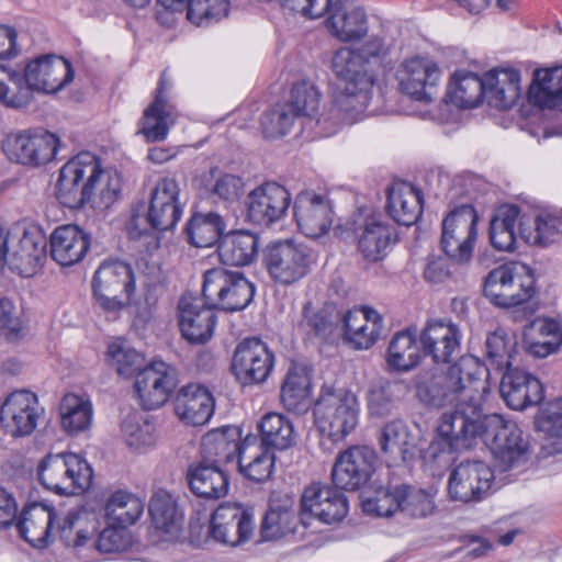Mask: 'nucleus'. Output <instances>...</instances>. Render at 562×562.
Masks as SVG:
<instances>
[{
    "label": "nucleus",
    "mask_w": 562,
    "mask_h": 562,
    "mask_svg": "<svg viewBox=\"0 0 562 562\" xmlns=\"http://www.w3.org/2000/svg\"><path fill=\"white\" fill-rule=\"evenodd\" d=\"M488 369L479 358H459L447 370L416 378V396L431 407H482L488 393Z\"/></svg>",
    "instance_id": "f257e3e1"
},
{
    "label": "nucleus",
    "mask_w": 562,
    "mask_h": 562,
    "mask_svg": "<svg viewBox=\"0 0 562 562\" xmlns=\"http://www.w3.org/2000/svg\"><path fill=\"white\" fill-rule=\"evenodd\" d=\"M120 180L106 173L98 157L82 151L68 160L60 169L56 183V196L70 209L91 204L93 209L110 207L117 199Z\"/></svg>",
    "instance_id": "f03ea898"
},
{
    "label": "nucleus",
    "mask_w": 562,
    "mask_h": 562,
    "mask_svg": "<svg viewBox=\"0 0 562 562\" xmlns=\"http://www.w3.org/2000/svg\"><path fill=\"white\" fill-rule=\"evenodd\" d=\"M450 413L442 414L437 428L438 437L425 451V460L439 465L451 461L453 451L472 448L477 439H482L485 416L482 407H453Z\"/></svg>",
    "instance_id": "7ed1b4c3"
},
{
    "label": "nucleus",
    "mask_w": 562,
    "mask_h": 562,
    "mask_svg": "<svg viewBox=\"0 0 562 562\" xmlns=\"http://www.w3.org/2000/svg\"><path fill=\"white\" fill-rule=\"evenodd\" d=\"M331 68L339 81L335 106L345 112L364 111L371 100L375 74L363 64L361 54L342 47L334 54Z\"/></svg>",
    "instance_id": "20e7f679"
},
{
    "label": "nucleus",
    "mask_w": 562,
    "mask_h": 562,
    "mask_svg": "<svg viewBox=\"0 0 562 562\" xmlns=\"http://www.w3.org/2000/svg\"><path fill=\"white\" fill-rule=\"evenodd\" d=\"M366 494L368 495L362 497V508L376 516L390 517L401 512L412 518H425L436 508L429 493L406 484L392 485L390 481H373Z\"/></svg>",
    "instance_id": "39448f33"
},
{
    "label": "nucleus",
    "mask_w": 562,
    "mask_h": 562,
    "mask_svg": "<svg viewBox=\"0 0 562 562\" xmlns=\"http://www.w3.org/2000/svg\"><path fill=\"white\" fill-rule=\"evenodd\" d=\"M37 476L45 488L58 495H75L91 486L93 472L80 456L63 452L47 454L38 464Z\"/></svg>",
    "instance_id": "423d86ee"
},
{
    "label": "nucleus",
    "mask_w": 562,
    "mask_h": 562,
    "mask_svg": "<svg viewBox=\"0 0 562 562\" xmlns=\"http://www.w3.org/2000/svg\"><path fill=\"white\" fill-rule=\"evenodd\" d=\"M256 285L240 270L217 267L203 276L202 295L210 305L233 313L245 310L254 300Z\"/></svg>",
    "instance_id": "0eeeda50"
},
{
    "label": "nucleus",
    "mask_w": 562,
    "mask_h": 562,
    "mask_svg": "<svg viewBox=\"0 0 562 562\" xmlns=\"http://www.w3.org/2000/svg\"><path fill=\"white\" fill-rule=\"evenodd\" d=\"M318 430L333 441H341L351 434L359 420L357 396L346 390H324L314 406Z\"/></svg>",
    "instance_id": "6e6552de"
},
{
    "label": "nucleus",
    "mask_w": 562,
    "mask_h": 562,
    "mask_svg": "<svg viewBox=\"0 0 562 562\" xmlns=\"http://www.w3.org/2000/svg\"><path fill=\"white\" fill-rule=\"evenodd\" d=\"M483 292L494 305L509 308L535 296L536 279L524 263L502 265L486 276Z\"/></svg>",
    "instance_id": "1a4fd4ad"
},
{
    "label": "nucleus",
    "mask_w": 562,
    "mask_h": 562,
    "mask_svg": "<svg viewBox=\"0 0 562 562\" xmlns=\"http://www.w3.org/2000/svg\"><path fill=\"white\" fill-rule=\"evenodd\" d=\"M339 231L344 239L355 240L362 259L372 263L383 260L397 243L396 229L381 215H353Z\"/></svg>",
    "instance_id": "9d476101"
},
{
    "label": "nucleus",
    "mask_w": 562,
    "mask_h": 562,
    "mask_svg": "<svg viewBox=\"0 0 562 562\" xmlns=\"http://www.w3.org/2000/svg\"><path fill=\"white\" fill-rule=\"evenodd\" d=\"M313 263L312 249L290 239L270 243L262 249L263 268L273 282L283 286L305 278Z\"/></svg>",
    "instance_id": "9b49d317"
},
{
    "label": "nucleus",
    "mask_w": 562,
    "mask_h": 562,
    "mask_svg": "<svg viewBox=\"0 0 562 562\" xmlns=\"http://www.w3.org/2000/svg\"><path fill=\"white\" fill-rule=\"evenodd\" d=\"M479 216L471 204L454 206L441 223L440 248L457 265L469 263L477 237Z\"/></svg>",
    "instance_id": "f8f14e48"
},
{
    "label": "nucleus",
    "mask_w": 562,
    "mask_h": 562,
    "mask_svg": "<svg viewBox=\"0 0 562 562\" xmlns=\"http://www.w3.org/2000/svg\"><path fill=\"white\" fill-rule=\"evenodd\" d=\"M135 291L132 267L123 261L102 262L92 279V292L97 304L105 312H117Z\"/></svg>",
    "instance_id": "ddd939ff"
},
{
    "label": "nucleus",
    "mask_w": 562,
    "mask_h": 562,
    "mask_svg": "<svg viewBox=\"0 0 562 562\" xmlns=\"http://www.w3.org/2000/svg\"><path fill=\"white\" fill-rule=\"evenodd\" d=\"M58 143L53 133L24 130L8 134L2 140V150L12 162L36 167L55 158Z\"/></svg>",
    "instance_id": "4468645a"
},
{
    "label": "nucleus",
    "mask_w": 562,
    "mask_h": 562,
    "mask_svg": "<svg viewBox=\"0 0 562 562\" xmlns=\"http://www.w3.org/2000/svg\"><path fill=\"white\" fill-rule=\"evenodd\" d=\"M276 356L268 345L259 338H245L236 346L231 371L243 385L261 384L273 370Z\"/></svg>",
    "instance_id": "2eb2a0df"
},
{
    "label": "nucleus",
    "mask_w": 562,
    "mask_h": 562,
    "mask_svg": "<svg viewBox=\"0 0 562 562\" xmlns=\"http://www.w3.org/2000/svg\"><path fill=\"white\" fill-rule=\"evenodd\" d=\"M484 443L491 449L503 471L520 462L528 449L521 429L512 422H506L497 414L485 416L482 435Z\"/></svg>",
    "instance_id": "dca6fc26"
},
{
    "label": "nucleus",
    "mask_w": 562,
    "mask_h": 562,
    "mask_svg": "<svg viewBox=\"0 0 562 562\" xmlns=\"http://www.w3.org/2000/svg\"><path fill=\"white\" fill-rule=\"evenodd\" d=\"M379 465L375 450L353 446L338 453L331 468L333 484L344 491H357L367 484Z\"/></svg>",
    "instance_id": "f3484780"
},
{
    "label": "nucleus",
    "mask_w": 562,
    "mask_h": 562,
    "mask_svg": "<svg viewBox=\"0 0 562 562\" xmlns=\"http://www.w3.org/2000/svg\"><path fill=\"white\" fill-rule=\"evenodd\" d=\"M290 204L291 194L284 186L266 181L247 194L245 216L255 225L270 227L283 218Z\"/></svg>",
    "instance_id": "a211bd4d"
},
{
    "label": "nucleus",
    "mask_w": 562,
    "mask_h": 562,
    "mask_svg": "<svg viewBox=\"0 0 562 562\" xmlns=\"http://www.w3.org/2000/svg\"><path fill=\"white\" fill-rule=\"evenodd\" d=\"M44 414L36 394L31 391H14L0 403V424L7 434L15 438L31 435Z\"/></svg>",
    "instance_id": "6ab92c4d"
},
{
    "label": "nucleus",
    "mask_w": 562,
    "mask_h": 562,
    "mask_svg": "<svg viewBox=\"0 0 562 562\" xmlns=\"http://www.w3.org/2000/svg\"><path fill=\"white\" fill-rule=\"evenodd\" d=\"M178 385L177 372L170 364L154 360L136 374L134 387L144 409L161 407Z\"/></svg>",
    "instance_id": "aec40b11"
},
{
    "label": "nucleus",
    "mask_w": 562,
    "mask_h": 562,
    "mask_svg": "<svg viewBox=\"0 0 562 562\" xmlns=\"http://www.w3.org/2000/svg\"><path fill=\"white\" fill-rule=\"evenodd\" d=\"M493 480L494 473L485 462L461 461L449 475L448 492L453 501L480 502L490 491Z\"/></svg>",
    "instance_id": "412c9836"
},
{
    "label": "nucleus",
    "mask_w": 562,
    "mask_h": 562,
    "mask_svg": "<svg viewBox=\"0 0 562 562\" xmlns=\"http://www.w3.org/2000/svg\"><path fill=\"white\" fill-rule=\"evenodd\" d=\"M216 307L206 300L191 294L182 295L178 303L179 327L183 338L190 344L203 345L214 333L216 325Z\"/></svg>",
    "instance_id": "4be33fe9"
},
{
    "label": "nucleus",
    "mask_w": 562,
    "mask_h": 562,
    "mask_svg": "<svg viewBox=\"0 0 562 562\" xmlns=\"http://www.w3.org/2000/svg\"><path fill=\"white\" fill-rule=\"evenodd\" d=\"M294 218L299 229L308 238L327 234L333 224L330 201L312 191H302L294 199Z\"/></svg>",
    "instance_id": "5701e85b"
},
{
    "label": "nucleus",
    "mask_w": 562,
    "mask_h": 562,
    "mask_svg": "<svg viewBox=\"0 0 562 562\" xmlns=\"http://www.w3.org/2000/svg\"><path fill=\"white\" fill-rule=\"evenodd\" d=\"M440 75L435 61L417 56L402 64L396 78L403 93L417 101L429 102L434 98Z\"/></svg>",
    "instance_id": "b1692460"
},
{
    "label": "nucleus",
    "mask_w": 562,
    "mask_h": 562,
    "mask_svg": "<svg viewBox=\"0 0 562 562\" xmlns=\"http://www.w3.org/2000/svg\"><path fill=\"white\" fill-rule=\"evenodd\" d=\"M71 64L64 57L42 55L24 68V79L34 91L55 93L74 79Z\"/></svg>",
    "instance_id": "393cba45"
},
{
    "label": "nucleus",
    "mask_w": 562,
    "mask_h": 562,
    "mask_svg": "<svg viewBox=\"0 0 562 562\" xmlns=\"http://www.w3.org/2000/svg\"><path fill=\"white\" fill-rule=\"evenodd\" d=\"M342 490L321 483L307 486L301 498L303 513H308L325 524L341 521L348 514V499Z\"/></svg>",
    "instance_id": "a878e982"
},
{
    "label": "nucleus",
    "mask_w": 562,
    "mask_h": 562,
    "mask_svg": "<svg viewBox=\"0 0 562 562\" xmlns=\"http://www.w3.org/2000/svg\"><path fill=\"white\" fill-rule=\"evenodd\" d=\"M252 516L236 504L220 505L211 518L210 532L218 542L237 546L252 535Z\"/></svg>",
    "instance_id": "bb28decb"
},
{
    "label": "nucleus",
    "mask_w": 562,
    "mask_h": 562,
    "mask_svg": "<svg viewBox=\"0 0 562 562\" xmlns=\"http://www.w3.org/2000/svg\"><path fill=\"white\" fill-rule=\"evenodd\" d=\"M461 334L457 325L443 321L428 322L419 335L425 356L436 363H449L460 352Z\"/></svg>",
    "instance_id": "cd10ccee"
},
{
    "label": "nucleus",
    "mask_w": 562,
    "mask_h": 562,
    "mask_svg": "<svg viewBox=\"0 0 562 562\" xmlns=\"http://www.w3.org/2000/svg\"><path fill=\"white\" fill-rule=\"evenodd\" d=\"M499 392L506 404L516 411L540 404L543 400L542 383L517 368L504 372Z\"/></svg>",
    "instance_id": "c85d7f7f"
},
{
    "label": "nucleus",
    "mask_w": 562,
    "mask_h": 562,
    "mask_svg": "<svg viewBox=\"0 0 562 562\" xmlns=\"http://www.w3.org/2000/svg\"><path fill=\"white\" fill-rule=\"evenodd\" d=\"M180 189L172 178H162L157 181L151 195L148 212L158 232L172 229L182 214L179 202Z\"/></svg>",
    "instance_id": "c756f323"
},
{
    "label": "nucleus",
    "mask_w": 562,
    "mask_h": 562,
    "mask_svg": "<svg viewBox=\"0 0 562 562\" xmlns=\"http://www.w3.org/2000/svg\"><path fill=\"white\" fill-rule=\"evenodd\" d=\"M176 415L187 425L202 426L214 413V397L209 389L201 384L190 383L182 386L176 395Z\"/></svg>",
    "instance_id": "7c9ffc66"
},
{
    "label": "nucleus",
    "mask_w": 562,
    "mask_h": 562,
    "mask_svg": "<svg viewBox=\"0 0 562 562\" xmlns=\"http://www.w3.org/2000/svg\"><path fill=\"white\" fill-rule=\"evenodd\" d=\"M327 27L342 42L362 38L368 33V19L364 10L349 0L330 2Z\"/></svg>",
    "instance_id": "2f4dec72"
},
{
    "label": "nucleus",
    "mask_w": 562,
    "mask_h": 562,
    "mask_svg": "<svg viewBox=\"0 0 562 562\" xmlns=\"http://www.w3.org/2000/svg\"><path fill=\"white\" fill-rule=\"evenodd\" d=\"M50 256L60 266L81 261L90 247V236L77 225L57 227L49 238Z\"/></svg>",
    "instance_id": "473e14b6"
},
{
    "label": "nucleus",
    "mask_w": 562,
    "mask_h": 562,
    "mask_svg": "<svg viewBox=\"0 0 562 562\" xmlns=\"http://www.w3.org/2000/svg\"><path fill=\"white\" fill-rule=\"evenodd\" d=\"M186 479L190 491L198 497L220 499L228 493L229 476L226 470L217 465L205 464L202 460L189 465Z\"/></svg>",
    "instance_id": "72a5a7b5"
},
{
    "label": "nucleus",
    "mask_w": 562,
    "mask_h": 562,
    "mask_svg": "<svg viewBox=\"0 0 562 562\" xmlns=\"http://www.w3.org/2000/svg\"><path fill=\"white\" fill-rule=\"evenodd\" d=\"M485 99L490 106L505 111L520 97V75L513 68H495L484 75Z\"/></svg>",
    "instance_id": "f704fd0d"
},
{
    "label": "nucleus",
    "mask_w": 562,
    "mask_h": 562,
    "mask_svg": "<svg viewBox=\"0 0 562 562\" xmlns=\"http://www.w3.org/2000/svg\"><path fill=\"white\" fill-rule=\"evenodd\" d=\"M387 214L400 225L411 226L423 214V195L407 182H396L386 190Z\"/></svg>",
    "instance_id": "c9c22d12"
},
{
    "label": "nucleus",
    "mask_w": 562,
    "mask_h": 562,
    "mask_svg": "<svg viewBox=\"0 0 562 562\" xmlns=\"http://www.w3.org/2000/svg\"><path fill=\"white\" fill-rule=\"evenodd\" d=\"M312 368L291 362L281 385L280 398L289 412L302 413L310 405L312 392Z\"/></svg>",
    "instance_id": "e433bc0d"
},
{
    "label": "nucleus",
    "mask_w": 562,
    "mask_h": 562,
    "mask_svg": "<svg viewBox=\"0 0 562 562\" xmlns=\"http://www.w3.org/2000/svg\"><path fill=\"white\" fill-rule=\"evenodd\" d=\"M258 251L259 236L245 229L225 234L217 245L220 260L227 266H249L258 257Z\"/></svg>",
    "instance_id": "4c0bfd02"
},
{
    "label": "nucleus",
    "mask_w": 562,
    "mask_h": 562,
    "mask_svg": "<svg viewBox=\"0 0 562 562\" xmlns=\"http://www.w3.org/2000/svg\"><path fill=\"white\" fill-rule=\"evenodd\" d=\"M55 513L42 504H31L23 508L16 518V529L22 539L34 548H45L49 543Z\"/></svg>",
    "instance_id": "58836bf2"
},
{
    "label": "nucleus",
    "mask_w": 562,
    "mask_h": 562,
    "mask_svg": "<svg viewBox=\"0 0 562 562\" xmlns=\"http://www.w3.org/2000/svg\"><path fill=\"white\" fill-rule=\"evenodd\" d=\"M344 335L356 349H369L381 334V317L373 310L348 311L341 316Z\"/></svg>",
    "instance_id": "ea45409f"
},
{
    "label": "nucleus",
    "mask_w": 562,
    "mask_h": 562,
    "mask_svg": "<svg viewBox=\"0 0 562 562\" xmlns=\"http://www.w3.org/2000/svg\"><path fill=\"white\" fill-rule=\"evenodd\" d=\"M520 209L517 205H501L490 221L491 245L499 251H515L519 236Z\"/></svg>",
    "instance_id": "a19ab883"
},
{
    "label": "nucleus",
    "mask_w": 562,
    "mask_h": 562,
    "mask_svg": "<svg viewBox=\"0 0 562 562\" xmlns=\"http://www.w3.org/2000/svg\"><path fill=\"white\" fill-rule=\"evenodd\" d=\"M231 431L232 429L227 427L204 435L201 442L200 460L204 461L205 464H213L223 469L234 461L237 463L244 442L240 443L237 439L231 438L228 436Z\"/></svg>",
    "instance_id": "79ce46f5"
},
{
    "label": "nucleus",
    "mask_w": 562,
    "mask_h": 562,
    "mask_svg": "<svg viewBox=\"0 0 562 562\" xmlns=\"http://www.w3.org/2000/svg\"><path fill=\"white\" fill-rule=\"evenodd\" d=\"M528 98L539 108L562 110V66L536 70Z\"/></svg>",
    "instance_id": "37998d69"
},
{
    "label": "nucleus",
    "mask_w": 562,
    "mask_h": 562,
    "mask_svg": "<svg viewBox=\"0 0 562 562\" xmlns=\"http://www.w3.org/2000/svg\"><path fill=\"white\" fill-rule=\"evenodd\" d=\"M148 513L151 526L156 530L165 535H175L180 531L183 513L177 499L166 490L160 488L151 495Z\"/></svg>",
    "instance_id": "c03bdc74"
},
{
    "label": "nucleus",
    "mask_w": 562,
    "mask_h": 562,
    "mask_svg": "<svg viewBox=\"0 0 562 562\" xmlns=\"http://www.w3.org/2000/svg\"><path fill=\"white\" fill-rule=\"evenodd\" d=\"M380 449L390 461L407 463L415 458V445L404 422L391 420L384 425L379 437Z\"/></svg>",
    "instance_id": "a18cd8bd"
},
{
    "label": "nucleus",
    "mask_w": 562,
    "mask_h": 562,
    "mask_svg": "<svg viewBox=\"0 0 562 562\" xmlns=\"http://www.w3.org/2000/svg\"><path fill=\"white\" fill-rule=\"evenodd\" d=\"M46 246V237L38 228L25 229L18 248L9 254L10 269L20 273L34 269L45 258Z\"/></svg>",
    "instance_id": "49530a36"
},
{
    "label": "nucleus",
    "mask_w": 562,
    "mask_h": 562,
    "mask_svg": "<svg viewBox=\"0 0 562 562\" xmlns=\"http://www.w3.org/2000/svg\"><path fill=\"white\" fill-rule=\"evenodd\" d=\"M260 447L269 451H282L291 448L296 436L291 420L279 413H268L262 416L258 425Z\"/></svg>",
    "instance_id": "de8ad7c7"
},
{
    "label": "nucleus",
    "mask_w": 562,
    "mask_h": 562,
    "mask_svg": "<svg viewBox=\"0 0 562 562\" xmlns=\"http://www.w3.org/2000/svg\"><path fill=\"white\" fill-rule=\"evenodd\" d=\"M175 122V106L170 103H161L160 97L155 98L139 120L138 134H142L147 142H160L167 137L169 128Z\"/></svg>",
    "instance_id": "09e8293b"
},
{
    "label": "nucleus",
    "mask_w": 562,
    "mask_h": 562,
    "mask_svg": "<svg viewBox=\"0 0 562 562\" xmlns=\"http://www.w3.org/2000/svg\"><path fill=\"white\" fill-rule=\"evenodd\" d=\"M225 229L223 217L214 212L194 213L188 224L184 233L188 241L198 248H206L218 245Z\"/></svg>",
    "instance_id": "8fccbe9b"
},
{
    "label": "nucleus",
    "mask_w": 562,
    "mask_h": 562,
    "mask_svg": "<svg viewBox=\"0 0 562 562\" xmlns=\"http://www.w3.org/2000/svg\"><path fill=\"white\" fill-rule=\"evenodd\" d=\"M484 78L476 74L456 71L449 83L446 98L458 108L471 109L477 106L485 98Z\"/></svg>",
    "instance_id": "3c124183"
},
{
    "label": "nucleus",
    "mask_w": 562,
    "mask_h": 562,
    "mask_svg": "<svg viewBox=\"0 0 562 562\" xmlns=\"http://www.w3.org/2000/svg\"><path fill=\"white\" fill-rule=\"evenodd\" d=\"M420 349L416 341V335L411 329L397 331L391 339L386 363L390 370L407 372L418 366Z\"/></svg>",
    "instance_id": "603ef678"
},
{
    "label": "nucleus",
    "mask_w": 562,
    "mask_h": 562,
    "mask_svg": "<svg viewBox=\"0 0 562 562\" xmlns=\"http://www.w3.org/2000/svg\"><path fill=\"white\" fill-rule=\"evenodd\" d=\"M274 461V452L260 446L251 445L249 439H246L244 448L240 450L237 467L245 477L256 483H261L271 477Z\"/></svg>",
    "instance_id": "864d4df0"
},
{
    "label": "nucleus",
    "mask_w": 562,
    "mask_h": 562,
    "mask_svg": "<svg viewBox=\"0 0 562 562\" xmlns=\"http://www.w3.org/2000/svg\"><path fill=\"white\" fill-rule=\"evenodd\" d=\"M519 236L531 246L547 247L562 239V216L542 213L535 217L532 226L519 222Z\"/></svg>",
    "instance_id": "5fc2aeb1"
},
{
    "label": "nucleus",
    "mask_w": 562,
    "mask_h": 562,
    "mask_svg": "<svg viewBox=\"0 0 562 562\" xmlns=\"http://www.w3.org/2000/svg\"><path fill=\"white\" fill-rule=\"evenodd\" d=\"M144 512L140 498L126 491H116L111 494L104 506V516L108 524L127 527L135 524Z\"/></svg>",
    "instance_id": "6e6d98bb"
},
{
    "label": "nucleus",
    "mask_w": 562,
    "mask_h": 562,
    "mask_svg": "<svg viewBox=\"0 0 562 562\" xmlns=\"http://www.w3.org/2000/svg\"><path fill=\"white\" fill-rule=\"evenodd\" d=\"M340 319L341 315L333 304H325L318 310L307 304L303 308L302 326L308 335L328 342L333 339Z\"/></svg>",
    "instance_id": "4d7b16f0"
},
{
    "label": "nucleus",
    "mask_w": 562,
    "mask_h": 562,
    "mask_svg": "<svg viewBox=\"0 0 562 562\" xmlns=\"http://www.w3.org/2000/svg\"><path fill=\"white\" fill-rule=\"evenodd\" d=\"M216 168L210 171V179L203 178L201 194H204L213 202L232 204L237 202L245 192V182L241 177L232 173H221L216 178Z\"/></svg>",
    "instance_id": "13d9d810"
},
{
    "label": "nucleus",
    "mask_w": 562,
    "mask_h": 562,
    "mask_svg": "<svg viewBox=\"0 0 562 562\" xmlns=\"http://www.w3.org/2000/svg\"><path fill=\"white\" fill-rule=\"evenodd\" d=\"M61 425L66 431L77 434L86 430L92 419V407L75 394L66 395L60 405Z\"/></svg>",
    "instance_id": "bf43d9fd"
},
{
    "label": "nucleus",
    "mask_w": 562,
    "mask_h": 562,
    "mask_svg": "<svg viewBox=\"0 0 562 562\" xmlns=\"http://www.w3.org/2000/svg\"><path fill=\"white\" fill-rule=\"evenodd\" d=\"M319 91L310 82L293 85L289 100L284 103L295 117H316L319 108Z\"/></svg>",
    "instance_id": "052dcab7"
},
{
    "label": "nucleus",
    "mask_w": 562,
    "mask_h": 562,
    "mask_svg": "<svg viewBox=\"0 0 562 562\" xmlns=\"http://www.w3.org/2000/svg\"><path fill=\"white\" fill-rule=\"evenodd\" d=\"M486 356L495 370L513 369L516 341L508 338L503 330L490 334L485 341Z\"/></svg>",
    "instance_id": "680f3d73"
},
{
    "label": "nucleus",
    "mask_w": 562,
    "mask_h": 562,
    "mask_svg": "<svg viewBox=\"0 0 562 562\" xmlns=\"http://www.w3.org/2000/svg\"><path fill=\"white\" fill-rule=\"evenodd\" d=\"M187 19L198 25L205 26L220 21L228 13L227 0H188Z\"/></svg>",
    "instance_id": "e2e57ef3"
},
{
    "label": "nucleus",
    "mask_w": 562,
    "mask_h": 562,
    "mask_svg": "<svg viewBox=\"0 0 562 562\" xmlns=\"http://www.w3.org/2000/svg\"><path fill=\"white\" fill-rule=\"evenodd\" d=\"M533 326L538 327L543 339L528 342L526 347L528 353L537 358H544L555 352L562 345V331L559 323L546 318L535 322Z\"/></svg>",
    "instance_id": "0e129e2a"
},
{
    "label": "nucleus",
    "mask_w": 562,
    "mask_h": 562,
    "mask_svg": "<svg viewBox=\"0 0 562 562\" xmlns=\"http://www.w3.org/2000/svg\"><path fill=\"white\" fill-rule=\"evenodd\" d=\"M0 336L11 344L19 342L25 336L22 311L7 296L0 297Z\"/></svg>",
    "instance_id": "69168bd1"
},
{
    "label": "nucleus",
    "mask_w": 562,
    "mask_h": 562,
    "mask_svg": "<svg viewBox=\"0 0 562 562\" xmlns=\"http://www.w3.org/2000/svg\"><path fill=\"white\" fill-rule=\"evenodd\" d=\"M108 357L110 366L123 378L136 375L144 368L143 355L119 342L109 345Z\"/></svg>",
    "instance_id": "338daca9"
},
{
    "label": "nucleus",
    "mask_w": 562,
    "mask_h": 562,
    "mask_svg": "<svg viewBox=\"0 0 562 562\" xmlns=\"http://www.w3.org/2000/svg\"><path fill=\"white\" fill-rule=\"evenodd\" d=\"M535 425L548 437L562 439V397L542 403L535 417Z\"/></svg>",
    "instance_id": "774afa93"
}]
</instances>
